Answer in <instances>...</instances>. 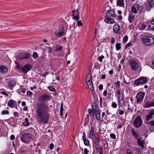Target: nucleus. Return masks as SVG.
Wrapping results in <instances>:
<instances>
[{
	"mask_svg": "<svg viewBox=\"0 0 154 154\" xmlns=\"http://www.w3.org/2000/svg\"><path fill=\"white\" fill-rule=\"evenodd\" d=\"M50 98L48 95H43L39 98V101L36 104V113L39 123L45 124L48 122L49 109L48 104L45 102L47 101Z\"/></svg>",
	"mask_w": 154,
	"mask_h": 154,
	"instance_id": "f257e3e1",
	"label": "nucleus"
},
{
	"mask_svg": "<svg viewBox=\"0 0 154 154\" xmlns=\"http://www.w3.org/2000/svg\"><path fill=\"white\" fill-rule=\"evenodd\" d=\"M142 41L145 45H152L154 43V39L152 37L146 36L142 38Z\"/></svg>",
	"mask_w": 154,
	"mask_h": 154,
	"instance_id": "f03ea898",
	"label": "nucleus"
},
{
	"mask_svg": "<svg viewBox=\"0 0 154 154\" xmlns=\"http://www.w3.org/2000/svg\"><path fill=\"white\" fill-rule=\"evenodd\" d=\"M147 78L145 77H141L135 80L134 82L135 85H138L140 84H144L147 81Z\"/></svg>",
	"mask_w": 154,
	"mask_h": 154,
	"instance_id": "7ed1b4c3",
	"label": "nucleus"
},
{
	"mask_svg": "<svg viewBox=\"0 0 154 154\" xmlns=\"http://www.w3.org/2000/svg\"><path fill=\"white\" fill-rule=\"evenodd\" d=\"M32 137V135L29 133H23L21 137L22 141L23 143H27Z\"/></svg>",
	"mask_w": 154,
	"mask_h": 154,
	"instance_id": "20e7f679",
	"label": "nucleus"
},
{
	"mask_svg": "<svg viewBox=\"0 0 154 154\" xmlns=\"http://www.w3.org/2000/svg\"><path fill=\"white\" fill-rule=\"evenodd\" d=\"M142 124V121L140 116H138L133 122L134 125L136 128H138Z\"/></svg>",
	"mask_w": 154,
	"mask_h": 154,
	"instance_id": "39448f33",
	"label": "nucleus"
},
{
	"mask_svg": "<svg viewBox=\"0 0 154 154\" xmlns=\"http://www.w3.org/2000/svg\"><path fill=\"white\" fill-rule=\"evenodd\" d=\"M145 95V93L141 91H140L137 93L136 96L137 100V103H141L143 100Z\"/></svg>",
	"mask_w": 154,
	"mask_h": 154,
	"instance_id": "423d86ee",
	"label": "nucleus"
},
{
	"mask_svg": "<svg viewBox=\"0 0 154 154\" xmlns=\"http://www.w3.org/2000/svg\"><path fill=\"white\" fill-rule=\"evenodd\" d=\"M129 64L132 70L135 71L138 68L139 64L138 62L135 60H131L129 62Z\"/></svg>",
	"mask_w": 154,
	"mask_h": 154,
	"instance_id": "0eeeda50",
	"label": "nucleus"
},
{
	"mask_svg": "<svg viewBox=\"0 0 154 154\" xmlns=\"http://www.w3.org/2000/svg\"><path fill=\"white\" fill-rule=\"evenodd\" d=\"M92 115L93 116L95 113L96 118L98 120H100V113L99 109L97 108L94 109L93 106H92Z\"/></svg>",
	"mask_w": 154,
	"mask_h": 154,
	"instance_id": "6e6552de",
	"label": "nucleus"
},
{
	"mask_svg": "<svg viewBox=\"0 0 154 154\" xmlns=\"http://www.w3.org/2000/svg\"><path fill=\"white\" fill-rule=\"evenodd\" d=\"M97 136V134L96 133H94V127L91 126L89 133L88 136V138L90 139H94L95 136Z\"/></svg>",
	"mask_w": 154,
	"mask_h": 154,
	"instance_id": "1a4fd4ad",
	"label": "nucleus"
},
{
	"mask_svg": "<svg viewBox=\"0 0 154 154\" xmlns=\"http://www.w3.org/2000/svg\"><path fill=\"white\" fill-rule=\"evenodd\" d=\"M29 57V54L27 53H25V54H18L16 56V58L17 59H19L20 60H22L23 59H28Z\"/></svg>",
	"mask_w": 154,
	"mask_h": 154,
	"instance_id": "9d476101",
	"label": "nucleus"
},
{
	"mask_svg": "<svg viewBox=\"0 0 154 154\" xmlns=\"http://www.w3.org/2000/svg\"><path fill=\"white\" fill-rule=\"evenodd\" d=\"M31 68V66L30 65L26 64L20 67V69L22 70L24 73L26 74L30 70Z\"/></svg>",
	"mask_w": 154,
	"mask_h": 154,
	"instance_id": "9b49d317",
	"label": "nucleus"
},
{
	"mask_svg": "<svg viewBox=\"0 0 154 154\" xmlns=\"http://www.w3.org/2000/svg\"><path fill=\"white\" fill-rule=\"evenodd\" d=\"M113 32L115 34H119L120 33V26L117 24L114 25L113 28Z\"/></svg>",
	"mask_w": 154,
	"mask_h": 154,
	"instance_id": "f8f14e48",
	"label": "nucleus"
},
{
	"mask_svg": "<svg viewBox=\"0 0 154 154\" xmlns=\"http://www.w3.org/2000/svg\"><path fill=\"white\" fill-rule=\"evenodd\" d=\"M104 21L106 23L110 24H112L115 23L114 20L108 15L106 16Z\"/></svg>",
	"mask_w": 154,
	"mask_h": 154,
	"instance_id": "ddd939ff",
	"label": "nucleus"
},
{
	"mask_svg": "<svg viewBox=\"0 0 154 154\" xmlns=\"http://www.w3.org/2000/svg\"><path fill=\"white\" fill-rule=\"evenodd\" d=\"M87 84L88 88L91 90H93V85L92 82L91 78H89L88 81L87 82Z\"/></svg>",
	"mask_w": 154,
	"mask_h": 154,
	"instance_id": "4468645a",
	"label": "nucleus"
},
{
	"mask_svg": "<svg viewBox=\"0 0 154 154\" xmlns=\"http://www.w3.org/2000/svg\"><path fill=\"white\" fill-rule=\"evenodd\" d=\"M16 102L12 100H8V106L11 108L14 107L16 105Z\"/></svg>",
	"mask_w": 154,
	"mask_h": 154,
	"instance_id": "2eb2a0df",
	"label": "nucleus"
},
{
	"mask_svg": "<svg viewBox=\"0 0 154 154\" xmlns=\"http://www.w3.org/2000/svg\"><path fill=\"white\" fill-rule=\"evenodd\" d=\"M153 106H154V101H148L146 103L144 106V107H149Z\"/></svg>",
	"mask_w": 154,
	"mask_h": 154,
	"instance_id": "dca6fc26",
	"label": "nucleus"
},
{
	"mask_svg": "<svg viewBox=\"0 0 154 154\" xmlns=\"http://www.w3.org/2000/svg\"><path fill=\"white\" fill-rule=\"evenodd\" d=\"M16 84V82L14 81H12L8 83L9 88L11 90H12L14 86Z\"/></svg>",
	"mask_w": 154,
	"mask_h": 154,
	"instance_id": "f3484780",
	"label": "nucleus"
},
{
	"mask_svg": "<svg viewBox=\"0 0 154 154\" xmlns=\"http://www.w3.org/2000/svg\"><path fill=\"white\" fill-rule=\"evenodd\" d=\"M118 99L119 105L122 106L125 104L123 95H122L121 97H118Z\"/></svg>",
	"mask_w": 154,
	"mask_h": 154,
	"instance_id": "a211bd4d",
	"label": "nucleus"
},
{
	"mask_svg": "<svg viewBox=\"0 0 154 154\" xmlns=\"http://www.w3.org/2000/svg\"><path fill=\"white\" fill-rule=\"evenodd\" d=\"M154 114V110L152 109L150 111L149 114L146 116V120L148 121L152 117V116Z\"/></svg>",
	"mask_w": 154,
	"mask_h": 154,
	"instance_id": "6ab92c4d",
	"label": "nucleus"
},
{
	"mask_svg": "<svg viewBox=\"0 0 154 154\" xmlns=\"http://www.w3.org/2000/svg\"><path fill=\"white\" fill-rule=\"evenodd\" d=\"M92 139L93 140L95 145L96 146L98 147L100 142L99 138L98 136H95L94 139Z\"/></svg>",
	"mask_w": 154,
	"mask_h": 154,
	"instance_id": "aec40b11",
	"label": "nucleus"
},
{
	"mask_svg": "<svg viewBox=\"0 0 154 154\" xmlns=\"http://www.w3.org/2000/svg\"><path fill=\"white\" fill-rule=\"evenodd\" d=\"M154 20H151L150 24H149L148 26L147 29L149 30H154Z\"/></svg>",
	"mask_w": 154,
	"mask_h": 154,
	"instance_id": "412c9836",
	"label": "nucleus"
},
{
	"mask_svg": "<svg viewBox=\"0 0 154 154\" xmlns=\"http://www.w3.org/2000/svg\"><path fill=\"white\" fill-rule=\"evenodd\" d=\"M135 16L134 14H129L128 20L130 23H132L134 20Z\"/></svg>",
	"mask_w": 154,
	"mask_h": 154,
	"instance_id": "4be33fe9",
	"label": "nucleus"
},
{
	"mask_svg": "<svg viewBox=\"0 0 154 154\" xmlns=\"http://www.w3.org/2000/svg\"><path fill=\"white\" fill-rule=\"evenodd\" d=\"M108 14L109 16L112 18H116V15L114 11L112 10H108Z\"/></svg>",
	"mask_w": 154,
	"mask_h": 154,
	"instance_id": "5701e85b",
	"label": "nucleus"
},
{
	"mask_svg": "<svg viewBox=\"0 0 154 154\" xmlns=\"http://www.w3.org/2000/svg\"><path fill=\"white\" fill-rule=\"evenodd\" d=\"M131 132L134 137L137 139H138L137 138L139 137V134L138 133H137L133 128L132 129Z\"/></svg>",
	"mask_w": 154,
	"mask_h": 154,
	"instance_id": "b1692460",
	"label": "nucleus"
},
{
	"mask_svg": "<svg viewBox=\"0 0 154 154\" xmlns=\"http://www.w3.org/2000/svg\"><path fill=\"white\" fill-rule=\"evenodd\" d=\"M7 71V69L6 67L1 66H0V72L2 73H5Z\"/></svg>",
	"mask_w": 154,
	"mask_h": 154,
	"instance_id": "393cba45",
	"label": "nucleus"
},
{
	"mask_svg": "<svg viewBox=\"0 0 154 154\" xmlns=\"http://www.w3.org/2000/svg\"><path fill=\"white\" fill-rule=\"evenodd\" d=\"M137 142L139 146L142 149H143L144 147L143 141L141 140L140 139H137Z\"/></svg>",
	"mask_w": 154,
	"mask_h": 154,
	"instance_id": "a878e982",
	"label": "nucleus"
},
{
	"mask_svg": "<svg viewBox=\"0 0 154 154\" xmlns=\"http://www.w3.org/2000/svg\"><path fill=\"white\" fill-rule=\"evenodd\" d=\"M64 30H63L62 31L56 33L55 35L57 37H60L63 36L64 35Z\"/></svg>",
	"mask_w": 154,
	"mask_h": 154,
	"instance_id": "bb28decb",
	"label": "nucleus"
},
{
	"mask_svg": "<svg viewBox=\"0 0 154 154\" xmlns=\"http://www.w3.org/2000/svg\"><path fill=\"white\" fill-rule=\"evenodd\" d=\"M117 5L123 7L124 6V1L123 0H118L117 2Z\"/></svg>",
	"mask_w": 154,
	"mask_h": 154,
	"instance_id": "cd10ccee",
	"label": "nucleus"
},
{
	"mask_svg": "<svg viewBox=\"0 0 154 154\" xmlns=\"http://www.w3.org/2000/svg\"><path fill=\"white\" fill-rule=\"evenodd\" d=\"M0 93L1 94L3 95L5 97H8L9 95V94L10 93V92H6V91L2 90H1Z\"/></svg>",
	"mask_w": 154,
	"mask_h": 154,
	"instance_id": "c85d7f7f",
	"label": "nucleus"
},
{
	"mask_svg": "<svg viewBox=\"0 0 154 154\" xmlns=\"http://www.w3.org/2000/svg\"><path fill=\"white\" fill-rule=\"evenodd\" d=\"M136 9H137V11H140L142 10V7L139 5L138 4H135L134 5Z\"/></svg>",
	"mask_w": 154,
	"mask_h": 154,
	"instance_id": "c756f323",
	"label": "nucleus"
},
{
	"mask_svg": "<svg viewBox=\"0 0 154 154\" xmlns=\"http://www.w3.org/2000/svg\"><path fill=\"white\" fill-rule=\"evenodd\" d=\"M28 120V119L27 118H25L24 121L22 123L23 125L24 126H28L29 125Z\"/></svg>",
	"mask_w": 154,
	"mask_h": 154,
	"instance_id": "7c9ffc66",
	"label": "nucleus"
},
{
	"mask_svg": "<svg viewBox=\"0 0 154 154\" xmlns=\"http://www.w3.org/2000/svg\"><path fill=\"white\" fill-rule=\"evenodd\" d=\"M131 10L132 12L133 13L135 14L137 13V11L134 5L131 7Z\"/></svg>",
	"mask_w": 154,
	"mask_h": 154,
	"instance_id": "2f4dec72",
	"label": "nucleus"
},
{
	"mask_svg": "<svg viewBox=\"0 0 154 154\" xmlns=\"http://www.w3.org/2000/svg\"><path fill=\"white\" fill-rule=\"evenodd\" d=\"M116 49L117 50L119 51L121 49V44L117 43L116 45Z\"/></svg>",
	"mask_w": 154,
	"mask_h": 154,
	"instance_id": "473e14b6",
	"label": "nucleus"
},
{
	"mask_svg": "<svg viewBox=\"0 0 154 154\" xmlns=\"http://www.w3.org/2000/svg\"><path fill=\"white\" fill-rule=\"evenodd\" d=\"M146 26L145 24H142L141 26L139 27V29L140 30H143L146 28Z\"/></svg>",
	"mask_w": 154,
	"mask_h": 154,
	"instance_id": "72a5a7b5",
	"label": "nucleus"
},
{
	"mask_svg": "<svg viewBox=\"0 0 154 154\" xmlns=\"http://www.w3.org/2000/svg\"><path fill=\"white\" fill-rule=\"evenodd\" d=\"M72 16H74L77 15H79V14L77 10H73L72 12Z\"/></svg>",
	"mask_w": 154,
	"mask_h": 154,
	"instance_id": "f704fd0d",
	"label": "nucleus"
},
{
	"mask_svg": "<svg viewBox=\"0 0 154 154\" xmlns=\"http://www.w3.org/2000/svg\"><path fill=\"white\" fill-rule=\"evenodd\" d=\"M84 144L86 146H88L89 144V142L88 140L86 139L83 140Z\"/></svg>",
	"mask_w": 154,
	"mask_h": 154,
	"instance_id": "c9c22d12",
	"label": "nucleus"
},
{
	"mask_svg": "<svg viewBox=\"0 0 154 154\" xmlns=\"http://www.w3.org/2000/svg\"><path fill=\"white\" fill-rule=\"evenodd\" d=\"M63 47L62 46H59V47H58V46H57L56 48L55 49V51H61L62 50Z\"/></svg>",
	"mask_w": 154,
	"mask_h": 154,
	"instance_id": "e433bc0d",
	"label": "nucleus"
},
{
	"mask_svg": "<svg viewBox=\"0 0 154 154\" xmlns=\"http://www.w3.org/2000/svg\"><path fill=\"white\" fill-rule=\"evenodd\" d=\"M104 58V56L102 55L101 56L98 57V60L100 62H102L103 61V59Z\"/></svg>",
	"mask_w": 154,
	"mask_h": 154,
	"instance_id": "4c0bfd02",
	"label": "nucleus"
},
{
	"mask_svg": "<svg viewBox=\"0 0 154 154\" xmlns=\"http://www.w3.org/2000/svg\"><path fill=\"white\" fill-rule=\"evenodd\" d=\"M149 5L150 7H152L154 6V1L153 0H150L149 3Z\"/></svg>",
	"mask_w": 154,
	"mask_h": 154,
	"instance_id": "58836bf2",
	"label": "nucleus"
},
{
	"mask_svg": "<svg viewBox=\"0 0 154 154\" xmlns=\"http://www.w3.org/2000/svg\"><path fill=\"white\" fill-rule=\"evenodd\" d=\"M128 36L125 35V36L123 38V42L125 43L128 40Z\"/></svg>",
	"mask_w": 154,
	"mask_h": 154,
	"instance_id": "ea45409f",
	"label": "nucleus"
},
{
	"mask_svg": "<svg viewBox=\"0 0 154 154\" xmlns=\"http://www.w3.org/2000/svg\"><path fill=\"white\" fill-rule=\"evenodd\" d=\"M9 114V112L7 110H3L2 111L1 115H5Z\"/></svg>",
	"mask_w": 154,
	"mask_h": 154,
	"instance_id": "a19ab883",
	"label": "nucleus"
},
{
	"mask_svg": "<svg viewBox=\"0 0 154 154\" xmlns=\"http://www.w3.org/2000/svg\"><path fill=\"white\" fill-rule=\"evenodd\" d=\"M32 57L36 59V58L38 57V55L36 52H34L33 54Z\"/></svg>",
	"mask_w": 154,
	"mask_h": 154,
	"instance_id": "79ce46f5",
	"label": "nucleus"
},
{
	"mask_svg": "<svg viewBox=\"0 0 154 154\" xmlns=\"http://www.w3.org/2000/svg\"><path fill=\"white\" fill-rule=\"evenodd\" d=\"M140 149L137 147H134L133 150L134 152H139Z\"/></svg>",
	"mask_w": 154,
	"mask_h": 154,
	"instance_id": "37998d69",
	"label": "nucleus"
},
{
	"mask_svg": "<svg viewBox=\"0 0 154 154\" xmlns=\"http://www.w3.org/2000/svg\"><path fill=\"white\" fill-rule=\"evenodd\" d=\"M15 63L16 64V65H15V68H17L18 69H20V66L19 64V63H17V62H16V61L15 62Z\"/></svg>",
	"mask_w": 154,
	"mask_h": 154,
	"instance_id": "c03bdc74",
	"label": "nucleus"
},
{
	"mask_svg": "<svg viewBox=\"0 0 154 154\" xmlns=\"http://www.w3.org/2000/svg\"><path fill=\"white\" fill-rule=\"evenodd\" d=\"M118 112L120 115H122L124 113V111L120 109H119Z\"/></svg>",
	"mask_w": 154,
	"mask_h": 154,
	"instance_id": "a18cd8bd",
	"label": "nucleus"
},
{
	"mask_svg": "<svg viewBox=\"0 0 154 154\" xmlns=\"http://www.w3.org/2000/svg\"><path fill=\"white\" fill-rule=\"evenodd\" d=\"M120 82L119 81H118L115 84V87L116 88H119L120 86Z\"/></svg>",
	"mask_w": 154,
	"mask_h": 154,
	"instance_id": "49530a36",
	"label": "nucleus"
},
{
	"mask_svg": "<svg viewBox=\"0 0 154 154\" xmlns=\"http://www.w3.org/2000/svg\"><path fill=\"white\" fill-rule=\"evenodd\" d=\"M112 106L114 108H116L117 107V105L115 102H113L112 103Z\"/></svg>",
	"mask_w": 154,
	"mask_h": 154,
	"instance_id": "de8ad7c7",
	"label": "nucleus"
},
{
	"mask_svg": "<svg viewBox=\"0 0 154 154\" xmlns=\"http://www.w3.org/2000/svg\"><path fill=\"white\" fill-rule=\"evenodd\" d=\"M79 15H76L74 16H73V18L75 20H78L79 19Z\"/></svg>",
	"mask_w": 154,
	"mask_h": 154,
	"instance_id": "09e8293b",
	"label": "nucleus"
},
{
	"mask_svg": "<svg viewBox=\"0 0 154 154\" xmlns=\"http://www.w3.org/2000/svg\"><path fill=\"white\" fill-rule=\"evenodd\" d=\"M147 123L149 124V126L150 125L151 126H152L154 125V121H151L150 122H147Z\"/></svg>",
	"mask_w": 154,
	"mask_h": 154,
	"instance_id": "8fccbe9b",
	"label": "nucleus"
},
{
	"mask_svg": "<svg viewBox=\"0 0 154 154\" xmlns=\"http://www.w3.org/2000/svg\"><path fill=\"white\" fill-rule=\"evenodd\" d=\"M110 136L111 137L114 139H115L116 138V136L115 134H110Z\"/></svg>",
	"mask_w": 154,
	"mask_h": 154,
	"instance_id": "3c124183",
	"label": "nucleus"
},
{
	"mask_svg": "<svg viewBox=\"0 0 154 154\" xmlns=\"http://www.w3.org/2000/svg\"><path fill=\"white\" fill-rule=\"evenodd\" d=\"M48 88L49 90L51 91H55V88H53L51 87H48Z\"/></svg>",
	"mask_w": 154,
	"mask_h": 154,
	"instance_id": "603ef678",
	"label": "nucleus"
},
{
	"mask_svg": "<svg viewBox=\"0 0 154 154\" xmlns=\"http://www.w3.org/2000/svg\"><path fill=\"white\" fill-rule=\"evenodd\" d=\"M127 154H133L132 152L130 149H127Z\"/></svg>",
	"mask_w": 154,
	"mask_h": 154,
	"instance_id": "864d4df0",
	"label": "nucleus"
},
{
	"mask_svg": "<svg viewBox=\"0 0 154 154\" xmlns=\"http://www.w3.org/2000/svg\"><path fill=\"white\" fill-rule=\"evenodd\" d=\"M117 94L118 96V97H122V96H121V93L119 90H117Z\"/></svg>",
	"mask_w": 154,
	"mask_h": 154,
	"instance_id": "5fc2aeb1",
	"label": "nucleus"
},
{
	"mask_svg": "<svg viewBox=\"0 0 154 154\" xmlns=\"http://www.w3.org/2000/svg\"><path fill=\"white\" fill-rule=\"evenodd\" d=\"M89 151L87 149L85 148L84 150V153L85 154H88Z\"/></svg>",
	"mask_w": 154,
	"mask_h": 154,
	"instance_id": "6e6d98bb",
	"label": "nucleus"
},
{
	"mask_svg": "<svg viewBox=\"0 0 154 154\" xmlns=\"http://www.w3.org/2000/svg\"><path fill=\"white\" fill-rule=\"evenodd\" d=\"M98 88L100 90V91H101L102 90V89H103V85L102 84H100L99 87H98Z\"/></svg>",
	"mask_w": 154,
	"mask_h": 154,
	"instance_id": "4d7b16f0",
	"label": "nucleus"
},
{
	"mask_svg": "<svg viewBox=\"0 0 154 154\" xmlns=\"http://www.w3.org/2000/svg\"><path fill=\"white\" fill-rule=\"evenodd\" d=\"M77 24L79 26H81L82 25V23H81V20L78 21Z\"/></svg>",
	"mask_w": 154,
	"mask_h": 154,
	"instance_id": "13d9d810",
	"label": "nucleus"
},
{
	"mask_svg": "<svg viewBox=\"0 0 154 154\" xmlns=\"http://www.w3.org/2000/svg\"><path fill=\"white\" fill-rule=\"evenodd\" d=\"M47 48L48 51V53L50 54L51 52V48L49 47H48Z\"/></svg>",
	"mask_w": 154,
	"mask_h": 154,
	"instance_id": "bf43d9fd",
	"label": "nucleus"
},
{
	"mask_svg": "<svg viewBox=\"0 0 154 154\" xmlns=\"http://www.w3.org/2000/svg\"><path fill=\"white\" fill-rule=\"evenodd\" d=\"M63 110V106H61L60 109V115H62Z\"/></svg>",
	"mask_w": 154,
	"mask_h": 154,
	"instance_id": "052dcab7",
	"label": "nucleus"
},
{
	"mask_svg": "<svg viewBox=\"0 0 154 154\" xmlns=\"http://www.w3.org/2000/svg\"><path fill=\"white\" fill-rule=\"evenodd\" d=\"M21 92L23 93H25L26 91L25 88H22L20 89Z\"/></svg>",
	"mask_w": 154,
	"mask_h": 154,
	"instance_id": "680f3d73",
	"label": "nucleus"
},
{
	"mask_svg": "<svg viewBox=\"0 0 154 154\" xmlns=\"http://www.w3.org/2000/svg\"><path fill=\"white\" fill-rule=\"evenodd\" d=\"M111 43L114 44L115 41V38L114 37L111 38Z\"/></svg>",
	"mask_w": 154,
	"mask_h": 154,
	"instance_id": "e2e57ef3",
	"label": "nucleus"
},
{
	"mask_svg": "<svg viewBox=\"0 0 154 154\" xmlns=\"http://www.w3.org/2000/svg\"><path fill=\"white\" fill-rule=\"evenodd\" d=\"M107 90H105L103 93V95L105 97L107 96Z\"/></svg>",
	"mask_w": 154,
	"mask_h": 154,
	"instance_id": "0e129e2a",
	"label": "nucleus"
},
{
	"mask_svg": "<svg viewBox=\"0 0 154 154\" xmlns=\"http://www.w3.org/2000/svg\"><path fill=\"white\" fill-rule=\"evenodd\" d=\"M54 147V145L53 143H51L49 145V148L51 149H53Z\"/></svg>",
	"mask_w": 154,
	"mask_h": 154,
	"instance_id": "69168bd1",
	"label": "nucleus"
},
{
	"mask_svg": "<svg viewBox=\"0 0 154 154\" xmlns=\"http://www.w3.org/2000/svg\"><path fill=\"white\" fill-rule=\"evenodd\" d=\"M19 115V114L17 112H14V116L15 117H17Z\"/></svg>",
	"mask_w": 154,
	"mask_h": 154,
	"instance_id": "338daca9",
	"label": "nucleus"
},
{
	"mask_svg": "<svg viewBox=\"0 0 154 154\" xmlns=\"http://www.w3.org/2000/svg\"><path fill=\"white\" fill-rule=\"evenodd\" d=\"M131 45V42L128 43L126 46V48H127L128 47H129Z\"/></svg>",
	"mask_w": 154,
	"mask_h": 154,
	"instance_id": "774afa93",
	"label": "nucleus"
}]
</instances>
